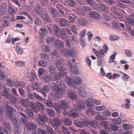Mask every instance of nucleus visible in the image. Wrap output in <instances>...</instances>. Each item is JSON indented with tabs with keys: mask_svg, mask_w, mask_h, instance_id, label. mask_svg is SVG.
I'll use <instances>...</instances> for the list:
<instances>
[{
	"mask_svg": "<svg viewBox=\"0 0 134 134\" xmlns=\"http://www.w3.org/2000/svg\"><path fill=\"white\" fill-rule=\"evenodd\" d=\"M60 105L58 104L54 105V108L56 110L60 111L62 110H63L64 111V113L66 115H70V116H73V118H76L79 115L78 113L72 112L69 114L68 112L65 111L69 107L68 104L66 102L62 101H61Z\"/></svg>",
	"mask_w": 134,
	"mask_h": 134,
	"instance_id": "obj_1",
	"label": "nucleus"
},
{
	"mask_svg": "<svg viewBox=\"0 0 134 134\" xmlns=\"http://www.w3.org/2000/svg\"><path fill=\"white\" fill-rule=\"evenodd\" d=\"M20 114L22 116L20 119V121L23 124L25 125V127L27 129L29 130H33L36 128V126L34 124L27 122V120L26 119V117L24 113L20 112Z\"/></svg>",
	"mask_w": 134,
	"mask_h": 134,
	"instance_id": "obj_2",
	"label": "nucleus"
},
{
	"mask_svg": "<svg viewBox=\"0 0 134 134\" xmlns=\"http://www.w3.org/2000/svg\"><path fill=\"white\" fill-rule=\"evenodd\" d=\"M65 81L67 82L69 86H74L77 84H80L81 82V80L79 77H76L74 79V81L71 80L69 76L65 75Z\"/></svg>",
	"mask_w": 134,
	"mask_h": 134,
	"instance_id": "obj_3",
	"label": "nucleus"
},
{
	"mask_svg": "<svg viewBox=\"0 0 134 134\" xmlns=\"http://www.w3.org/2000/svg\"><path fill=\"white\" fill-rule=\"evenodd\" d=\"M62 86V84L60 83H59V84H55L52 87V88L56 92L60 95H62V94L64 93L63 91V90L60 87Z\"/></svg>",
	"mask_w": 134,
	"mask_h": 134,
	"instance_id": "obj_4",
	"label": "nucleus"
},
{
	"mask_svg": "<svg viewBox=\"0 0 134 134\" xmlns=\"http://www.w3.org/2000/svg\"><path fill=\"white\" fill-rule=\"evenodd\" d=\"M61 52L63 55L66 56L68 55L73 56L75 54V52L74 50L72 49L69 50L66 49H62Z\"/></svg>",
	"mask_w": 134,
	"mask_h": 134,
	"instance_id": "obj_5",
	"label": "nucleus"
},
{
	"mask_svg": "<svg viewBox=\"0 0 134 134\" xmlns=\"http://www.w3.org/2000/svg\"><path fill=\"white\" fill-rule=\"evenodd\" d=\"M63 62V59L62 58L59 60L57 59L55 60V64L59 71L65 70V69L62 66Z\"/></svg>",
	"mask_w": 134,
	"mask_h": 134,
	"instance_id": "obj_6",
	"label": "nucleus"
},
{
	"mask_svg": "<svg viewBox=\"0 0 134 134\" xmlns=\"http://www.w3.org/2000/svg\"><path fill=\"white\" fill-rule=\"evenodd\" d=\"M6 111V114L9 118H10L13 115V112L14 109L8 105H6L5 108Z\"/></svg>",
	"mask_w": 134,
	"mask_h": 134,
	"instance_id": "obj_7",
	"label": "nucleus"
},
{
	"mask_svg": "<svg viewBox=\"0 0 134 134\" xmlns=\"http://www.w3.org/2000/svg\"><path fill=\"white\" fill-rule=\"evenodd\" d=\"M51 122L53 127H57L59 126L60 124V122L58 118H54L51 121Z\"/></svg>",
	"mask_w": 134,
	"mask_h": 134,
	"instance_id": "obj_8",
	"label": "nucleus"
},
{
	"mask_svg": "<svg viewBox=\"0 0 134 134\" xmlns=\"http://www.w3.org/2000/svg\"><path fill=\"white\" fill-rule=\"evenodd\" d=\"M2 124L3 126L5 127L7 129V130L5 128L4 129V132L6 134H8L11 131V128L9 124H7L6 122H2Z\"/></svg>",
	"mask_w": 134,
	"mask_h": 134,
	"instance_id": "obj_9",
	"label": "nucleus"
},
{
	"mask_svg": "<svg viewBox=\"0 0 134 134\" xmlns=\"http://www.w3.org/2000/svg\"><path fill=\"white\" fill-rule=\"evenodd\" d=\"M68 62V64H69V68L70 69V72L74 74H77L79 73V70L75 66L73 67H72V65L71 64L70 62L69 61Z\"/></svg>",
	"mask_w": 134,
	"mask_h": 134,
	"instance_id": "obj_10",
	"label": "nucleus"
},
{
	"mask_svg": "<svg viewBox=\"0 0 134 134\" xmlns=\"http://www.w3.org/2000/svg\"><path fill=\"white\" fill-rule=\"evenodd\" d=\"M60 72L55 75L54 76V81L58 80L61 76L65 75L66 74L65 70L59 71Z\"/></svg>",
	"mask_w": 134,
	"mask_h": 134,
	"instance_id": "obj_11",
	"label": "nucleus"
},
{
	"mask_svg": "<svg viewBox=\"0 0 134 134\" xmlns=\"http://www.w3.org/2000/svg\"><path fill=\"white\" fill-rule=\"evenodd\" d=\"M53 32L55 35L57 36H59L60 35V31L58 27L54 24L53 27Z\"/></svg>",
	"mask_w": 134,
	"mask_h": 134,
	"instance_id": "obj_12",
	"label": "nucleus"
},
{
	"mask_svg": "<svg viewBox=\"0 0 134 134\" xmlns=\"http://www.w3.org/2000/svg\"><path fill=\"white\" fill-rule=\"evenodd\" d=\"M87 106L88 109H92L94 105L93 100L91 98H88L86 101Z\"/></svg>",
	"mask_w": 134,
	"mask_h": 134,
	"instance_id": "obj_13",
	"label": "nucleus"
},
{
	"mask_svg": "<svg viewBox=\"0 0 134 134\" xmlns=\"http://www.w3.org/2000/svg\"><path fill=\"white\" fill-rule=\"evenodd\" d=\"M89 14L90 17L93 18L99 19L100 18L98 14L94 11L90 12Z\"/></svg>",
	"mask_w": 134,
	"mask_h": 134,
	"instance_id": "obj_14",
	"label": "nucleus"
},
{
	"mask_svg": "<svg viewBox=\"0 0 134 134\" xmlns=\"http://www.w3.org/2000/svg\"><path fill=\"white\" fill-rule=\"evenodd\" d=\"M35 11L37 15H41L43 13V9L40 6L37 5L35 8Z\"/></svg>",
	"mask_w": 134,
	"mask_h": 134,
	"instance_id": "obj_15",
	"label": "nucleus"
},
{
	"mask_svg": "<svg viewBox=\"0 0 134 134\" xmlns=\"http://www.w3.org/2000/svg\"><path fill=\"white\" fill-rule=\"evenodd\" d=\"M66 28L62 29L61 31V37L62 39L65 40V38L68 37L70 38V37L66 35Z\"/></svg>",
	"mask_w": 134,
	"mask_h": 134,
	"instance_id": "obj_16",
	"label": "nucleus"
},
{
	"mask_svg": "<svg viewBox=\"0 0 134 134\" xmlns=\"http://www.w3.org/2000/svg\"><path fill=\"white\" fill-rule=\"evenodd\" d=\"M41 18L46 23H50L51 20L49 19V17L46 14H43L41 16Z\"/></svg>",
	"mask_w": 134,
	"mask_h": 134,
	"instance_id": "obj_17",
	"label": "nucleus"
},
{
	"mask_svg": "<svg viewBox=\"0 0 134 134\" xmlns=\"http://www.w3.org/2000/svg\"><path fill=\"white\" fill-rule=\"evenodd\" d=\"M112 121L115 124L119 125L121 124L122 120L121 118L119 117L118 118H115L112 119Z\"/></svg>",
	"mask_w": 134,
	"mask_h": 134,
	"instance_id": "obj_18",
	"label": "nucleus"
},
{
	"mask_svg": "<svg viewBox=\"0 0 134 134\" xmlns=\"http://www.w3.org/2000/svg\"><path fill=\"white\" fill-rule=\"evenodd\" d=\"M54 45L55 46L59 48H62L64 45L63 43L59 40H57L54 42Z\"/></svg>",
	"mask_w": 134,
	"mask_h": 134,
	"instance_id": "obj_19",
	"label": "nucleus"
},
{
	"mask_svg": "<svg viewBox=\"0 0 134 134\" xmlns=\"http://www.w3.org/2000/svg\"><path fill=\"white\" fill-rule=\"evenodd\" d=\"M21 104L25 107H27L29 105L28 100L26 99H22L20 100Z\"/></svg>",
	"mask_w": 134,
	"mask_h": 134,
	"instance_id": "obj_20",
	"label": "nucleus"
},
{
	"mask_svg": "<svg viewBox=\"0 0 134 134\" xmlns=\"http://www.w3.org/2000/svg\"><path fill=\"white\" fill-rule=\"evenodd\" d=\"M43 79L46 82H48L49 81H54L53 78L49 75H47L43 77Z\"/></svg>",
	"mask_w": 134,
	"mask_h": 134,
	"instance_id": "obj_21",
	"label": "nucleus"
},
{
	"mask_svg": "<svg viewBox=\"0 0 134 134\" xmlns=\"http://www.w3.org/2000/svg\"><path fill=\"white\" fill-rule=\"evenodd\" d=\"M59 23L63 26H66L69 25V23L67 20L63 18H60L59 20Z\"/></svg>",
	"mask_w": 134,
	"mask_h": 134,
	"instance_id": "obj_22",
	"label": "nucleus"
},
{
	"mask_svg": "<svg viewBox=\"0 0 134 134\" xmlns=\"http://www.w3.org/2000/svg\"><path fill=\"white\" fill-rule=\"evenodd\" d=\"M65 3L69 6L72 7L75 6L76 4V3L73 0H66Z\"/></svg>",
	"mask_w": 134,
	"mask_h": 134,
	"instance_id": "obj_23",
	"label": "nucleus"
},
{
	"mask_svg": "<svg viewBox=\"0 0 134 134\" xmlns=\"http://www.w3.org/2000/svg\"><path fill=\"white\" fill-rule=\"evenodd\" d=\"M2 93V95L4 97L7 99H9L10 97V96L9 95L8 92L7 91L6 88L5 87Z\"/></svg>",
	"mask_w": 134,
	"mask_h": 134,
	"instance_id": "obj_24",
	"label": "nucleus"
},
{
	"mask_svg": "<svg viewBox=\"0 0 134 134\" xmlns=\"http://www.w3.org/2000/svg\"><path fill=\"white\" fill-rule=\"evenodd\" d=\"M40 30L41 31V32H40V36L41 37H45L47 33V31L43 28H41Z\"/></svg>",
	"mask_w": 134,
	"mask_h": 134,
	"instance_id": "obj_25",
	"label": "nucleus"
},
{
	"mask_svg": "<svg viewBox=\"0 0 134 134\" xmlns=\"http://www.w3.org/2000/svg\"><path fill=\"white\" fill-rule=\"evenodd\" d=\"M120 74H122L123 76L122 77V79L126 81H128L129 80V76L121 71H120Z\"/></svg>",
	"mask_w": 134,
	"mask_h": 134,
	"instance_id": "obj_26",
	"label": "nucleus"
},
{
	"mask_svg": "<svg viewBox=\"0 0 134 134\" xmlns=\"http://www.w3.org/2000/svg\"><path fill=\"white\" fill-rule=\"evenodd\" d=\"M14 86L16 87H23L24 86L25 84L23 82L18 81L14 83Z\"/></svg>",
	"mask_w": 134,
	"mask_h": 134,
	"instance_id": "obj_27",
	"label": "nucleus"
},
{
	"mask_svg": "<svg viewBox=\"0 0 134 134\" xmlns=\"http://www.w3.org/2000/svg\"><path fill=\"white\" fill-rule=\"evenodd\" d=\"M55 40V38L53 37H49L46 38V40L48 44H51L53 43Z\"/></svg>",
	"mask_w": 134,
	"mask_h": 134,
	"instance_id": "obj_28",
	"label": "nucleus"
},
{
	"mask_svg": "<svg viewBox=\"0 0 134 134\" xmlns=\"http://www.w3.org/2000/svg\"><path fill=\"white\" fill-rule=\"evenodd\" d=\"M30 105L32 109L34 112L37 113L38 112V109L37 108V107L34 102H31L30 103Z\"/></svg>",
	"mask_w": 134,
	"mask_h": 134,
	"instance_id": "obj_29",
	"label": "nucleus"
},
{
	"mask_svg": "<svg viewBox=\"0 0 134 134\" xmlns=\"http://www.w3.org/2000/svg\"><path fill=\"white\" fill-rule=\"evenodd\" d=\"M80 42L82 46H83L84 44V30H82L80 32Z\"/></svg>",
	"mask_w": 134,
	"mask_h": 134,
	"instance_id": "obj_30",
	"label": "nucleus"
},
{
	"mask_svg": "<svg viewBox=\"0 0 134 134\" xmlns=\"http://www.w3.org/2000/svg\"><path fill=\"white\" fill-rule=\"evenodd\" d=\"M38 118L41 121L44 122L47 119V117L44 115H42L39 114L38 115Z\"/></svg>",
	"mask_w": 134,
	"mask_h": 134,
	"instance_id": "obj_31",
	"label": "nucleus"
},
{
	"mask_svg": "<svg viewBox=\"0 0 134 134\" xmlns=\"http://www.w3.org/2000/svg\"><path fill=\"white\" fill-rule=\"evenodd\" d=\"M68 96L72 100L76 99L77 98L76 94L74 92L69 93L68 95Z\"/></svg>",
	"mask_w": 134,
	"mask_h": 134,
	"instance_id": "obj_32",
	"label": "nucleus"
},
{
	"mask_svg": "<svg viewBox=\"0 0 134 134\" xmlns=\"http://www.w3.org/2000/svg\"><path fill=\"white\" fill-rule=\"evenodd\" d=\"M63 121L64 124L66 125H70L72 124L71 120L68 118H64L63 120Z\"/></svg>",
	"mask_w": 134,
	"mask_h": 134,
	"instance_id": "obj_33",
	"label": "nucleus"
},
{
	"mask_svg": "<svg viewBox=\"0 0 134 134\" xmlns=\"http://www.w3.org/2000/svg\"><path fill=\"white\" fill-rule=\"evenodd\" d=\"M50 10L52 14L54 15V16L56 17L58 14V12L54 8H51L50 9Z\"/></svg>",
	"mask_w": 134,
	"mask_h": 134,
	"instance_id": "obj_34",
	"label": "nucleus"
},
{
	"mask_svg": "<svg viewBox=\"0 0 134 134\" xmlns=\"http://www.w3.org/2000/svg\"><path fill=\"white\" fill-rule=\"evenodd\" d=\"M15 49L16 52L18 54H20L23 53V49L20 46H16L15 47Z\"/></svg>",
	"mask_w": 134,
	"mask_h": 134,
	"instance_id": "obj_35",
	"label": "nucleus"
},
{
	"mask_svg": "<svg viewBox=\"0 0 134 134\" xmlns=\"http://www.w3.org/2000/svg\"><path fill=\"white\" fill-rule=\"evenodd\" d=\"M117 54V52H114L113 53V54L111 55L110 56L109 60V62L110 63H112L113 60L115 58L116 55Z\"/></svg>",
	"mask_w": 134,
	"mask_h": 134,
	"instance_id": "obj_36",
	"label": "nucleus"
},
{
	"mask_svg": "<svg viewBox=\"0 0 134 134\" xmlns=\"http://www.w3.org/2000/svg\"><path fill=\"white\" fill-rule=\"evenodd\" d=\"M75 125L78 127H82L84 125V123L81 121L76 120L74 122Z\"/></svg>",
	"mask_w": 134,
	"mask_h": 134,
	"instance_id": "obj_37",
	"label": "nucleus"
},
{
	"mask_svg": "<svg viewBox=\"0 0 134 134\" xmlns=\"http://www.w3.org/2000/svg\"><path fill=\"white\" fill-rule=\"evenodd\" d=\"M19 124L17 125H14V131L15 134H20V132L19 131Z\"/></svg>",
	"mask_w": 134,
	"mask_h": 134,
	"instance_id": "obj_38",
	"label": "nucleus"
},
{
	"mask_svg": "<svg viewBox=\"0 0 134 134\" xmlns=\"http://www.w3.org/2000/svg\"><path fill=\"white\" fill-rule=\"evenodd\" d=\"M46 111L50 116H53L55 115V112L52 109H47Z\"/></svg>",
	"mask_w": 134,
	"mask_h": 134,
	"instance_id": "obj_39",
	"label": "nucleus"
},
{
	"mask_svg": "<svg viewBox=\"0 0 134 134\" xmlns=\"http://www.w3.org/2000/svg\"><path fill=\"white\" fill-rule=\"evenodd\" d=\"M6 8H4L2 6H0V15H3L5 13Z\"/></svg>",
	"mask_w": 134,
	"mask_h": 134,
	"instance_id": "obj_40",
	"label": "nucleus"
},
{
	"mask_svg": "<svg viewBox=\"0 0 134 134\" xmlns=\"http://www.w3.org/2000/svg\"><path fill=\"white\" fill-rule=\"evenodd\" d=\"M95 41L97 42V43H94V45L95 47L98 46V43H99L101 41V38L100 37L97 36L94 39Z\"/></svg>",
	"mask_w": 134,
	"mask_h": 134,
	"instance_id": "obj_41",
	"label": "nucleus"
},
{
	"mask_svg": "<svg viewBox=\"0 0 134 134\" xmlns=\"http://www.w3.org/2000/svg\"><path fill=\"white\" fill-rule=\"evenodd\" d=\"M110 127L112 130L115 131H117L118 129V127L114 124H111L110 126Z\"/></svg>",
	"mask_w": 134,
	"mask_h": 134,
	"instance_id": "obj_42",
	"label": "nucleus"
},
{
	"mask_svg": "<svg viewBox=\"0 0 134 134\" xmlns=\"http://www.w3.org/2000/svg\"><path fill=\"white\" fill-rule=\"evenodd\" d=\"M125 53L127 56L129 57H131L132 55V52L129 49H126L125 50Z\"/></svg>",
	"mask_w": 134,
	"mask_h": 134,
	"instance_id": "obj_43",
	"label": "nucleus"
},
{
	"mask_svg": "<svg viewBox=\"0 0 134 134\" xmlns=\"http://www.w3.org/2000/svg\"><path fill=\"white\" fill-rule=\"evenodd\" d=\"M37 132L38 134H49V133L46 132L44 130L40 128L38 129Z\"/></svg>",
	"mask_w": 134,
	"mask_h": 134,
	"instance_id": "obj_44",
	"label": "nucleus"
},
{
	"mask_svg": "<svg viewBox=\"0 0 134 134\" xmlns=\"http://www.w3.org/2000/svg\"><path fill=\"white\" fill-rule=\"evenodd\" d=\"M125 101L126 103L125 104V108L126 109H129L130 108V107L129 104L130 103V100L129 99H127L125 100Z\"/></svg>",
	"mask_w": 134,
	"mask_h": 134,
	"instance_id": "obj_45",
	"label": "nucleus"
},
{
	"mask_svg": "<svg viewBox=\"0 0 134 134\" xmlns=\"http://www.w3.org/2000/svg\"><path fill=\"white\" fill-rule=\"evenodd\" d=\"M42 23L41 20L38 18H36L34 20L35 24L37 25H39L41 24Z\"/></svg>",
	"mask_w": 134,
	"mask_h": 134,
	"instance_id": "obj_46",
	"label": "nucleus"
},
{
	"mask_svg": "<svg viewBox=\"0 0 134 134\" xmlns=\"http://www.w3.org/2000/svg\"><path fill=\"white\" fill-rule=\"evenodd\" d=\"M86 114L88 116H92L94 115L95 114V113L91 110H87L86 112Z\"/></svg>",
	"mask_w": 134,
	"mask_h": 134,
	"instance_id": "obj_47",
	"label": "nucleus"
},
{
	"mask_svg": "<svg viewBox=\"0 0 134 134\" xmlns=\"http://www.w3.org/2000/svg\"><path fill=\"white\" fill-rule=\"evenodd\" d=\"M29 78L30 81H34L36 78V75L32 73H30L29 74Z\"/></svg>",
	"mask_w": 134,
	"mask_h": 134,
	"instance_id": "obj_48",
	"label": "nucleus"
},
{
	"mask_svg": "<svg viewBox=\"0 0 134 134\" xmlns=\"http://www.w3.org/2000/svg\"><path fill=\"white\" fill-rule=\"evenodd\" d=\"M102 114L104 116H109L110 115L111 112L109 110H105L103 112Z\"/></svg>",
	"mask_w": 134,
	"mask_h": 134,
	"instance_id": "obj_49",
	"label": "nucleus"
},
{
	"mask_svg": "<svg viewBox=\"0 0 134 134\" xmlns=\"http://www.w3.org/2000/svg\"><path fill=\"white\" fill-rule=\"evenodd\" d=\"M40 56L42 59L44 60L47 59L49 57L48 54L43 53H41Z\"/></svg>",
	"mask_w": 134,
	"mask_h": 134,
	"instance_id": "obj_50",
	"label": "nucleus"
},
{
	"mask_svg": "<svg viewBox=\"0 0 134 134\" xmlns=\"http://www.w3.org/2000/svg\"><path fill=\"white\" fill-rule=\"evenodd\" d=\"M24 63V62L21 61H17L15 62L16 65L19 66H23Z\"/></svg>",
	"mask_w": 134,
	"mask_h": 134,
	"instance_id": "obj_51",
	"label": "nucleus"
},
{
	"mask_svg": "<svg viewBox=\"0 0 134 134\" xmlns=\"http://www.w3.org/2000/svg\"><path fill=\"white\" fill-rule=\"evenodd\" d=\"M91 125L94 127H96L98 126V123L95 120H93L91 121Z\"/></svg>",
	"mask_w": 134,
	"mask_h": 134,
	"instance_id": "obj_52",
	"label": "nucleus"
},
{
	"mask_svg": "<svg viewBox=\"0 0 134 134\" xmlns=\"http://www.w3.org/2000/svg\"><path fill=\"white\" fill-rule=\"evenodd\" d=\"M49 72L52 74H54L55 72L56 68L52 66H50L49 67Z\"/></svg>",
	"mask_w": 134,
	"mask_h": 134,
	"instance_id": "obj_53",
	"label": "nucleus"
},
{
	"mask_svg": "<svg viewBox=\"0 0 134 134\" xmlns=\"http://www.w3.org/2000/svg\"><path fill=\"white\" fill-rule=\"evenodd\" d=\"M6 83L10 87H12L13 86V82L11 80H7Z\"/></svg>",
	"mask_w": 134,
	"mask_h": 134,
	"instance_id": "obj_54",
	"label": "nucleus"
},
{
	"mask_svg": "<svg viewBox=\"0 0 134 134\" xmlns=\"http://www.w3.org/2000/svg\"><path fill=\"white\" fill-rule=\"evenodd\" d=\"M8 25V21L5 18H4L3 19V21L2 23V25L4 27H6Z\"/></svg>",
	"mask_w": 134,
	"mask_h": 134,
	"instance_id": "obj_55",
	"label": "nucleus"
},
{
	"mask_svg": "<svg viewBox=\"0 0 134 134\" xmlns=\"http://www.w3.org/2000/svg\"><path fill=\"white\" fill-rule=\"evenodd\" d=\"M42 47L43 51L45 52H48L50 51V48L48 46L44 45L42 46Z\"/></svg>",
	"mask_w": 134,
	"mask_h": 134,
	"instance_id": "obj_56",
	"label": "nucleus"
},
{
	"mask_svg": "<svg viewBox=\"0 0 134 134\" xmlns=\"http://www.w3.org/2000/svg\"><path fill=\"white\" fill-rule=\"evenodd\" d=\"M71 31L74 33L76 34L77 33V29L76 26L74 25H72L71 27Z\"/></svg>",
	"mask_w": 134,
	"mask_h": 134,
	"instance_id": "obj_57",
	"label": "nucleus"
},
{
	"mask_svg": "<svg viewBox=\"0 0 134 134\" xmlns=\"http://www.w3.org/2000/svg\"><path fill=\"white\" fill-rule=\"evenodd\" d=\"M127 22L130 24H131L132 26H134V20L130 18H126Z\"/></svg>",
	"mask_w": 134,
	"mask_h": 134,
	"instance_id": "obj_58",
	"label": "nucleus"
},
{
	"mask_svg": "<svg viewBox=\"0 0 134 134\" xmlns=\"http://www.w3.org/2000/svg\"><path fill=\"white\" fill-rule=\"evenodd\" d=\"M38 63L41 66L43 67H46L47 64L46 63L42 60L39 61Z\"/></svg>",
	"mask_w": 134,
	"mask_h": 134,
	"instance_id": "obj_59",
	"label": "nucleus"
},
{
	"mask_svg": "<svg viewBox=\"0 0 134 134\" xmlns=\"http://www.w3.org/2000/svg\"><path fill=\"white\" fill-rule=\"evenodd\" d=\"M96 110L98 111H100L104 110L105 108V106H98L96 107H95Z\"/></svg>",
	"mask_w": 134,
	"mask_h": 134,
	"instance_id": "obj_60",
	"label": "nucleus"
},
{
	"mask_svg": "<svg viewBox=\"0 0 134 134\" xmlns=\"http://www.w3.org/2000/svg\"><path fill=\"white\" fill-rule=\"evenodd\" d=\"M87 35L88 37V40L89 41H90L92 38V34L90 31H88L87 32Z\"/></svg>",
	"mask_w": 134,
	"mask_h": 134,
	"instance_id": "obj_61",
	"label": "nucleus"
},
{
	"mask_svg": "<svg viewBox=\"0 0 134 134\" xmlns=\"http://www.w3.org/2000/svg\"><path fill=\"white\" fill-rule=\"evenodd\" d=\"M12 117L10 118H9L10 119H12V121L13 123L15 125H17L19 124L18 123V122L17 120V118L15 117H12Z\"/></svg>",
	"mask_w": 134,
	"mask_h": 134,
	"instance_id": "obj_62",
	"label": "nucleus"
},
{
	"mask_svg": "<svg viewBox=\"0 0 134 134\" xmlns=\"http://www.w3.org/2000/svg\"><path fill=\"white\" fill-rule=\"evenodd\" d=\"M36 91L37 92H39L42 94L44 97H45L46 96V95L45 93L43 91V89H42L41 88H38L36 89Z\"/></svg>",
	"mask_w": 134,
	"mask_h": 134,
	"instance_id": "obj_63",
	"label": "nucleus"
},
{
	"mask_svg": "<svg viewBox=\"0 0 134 134\" xmlns=\"http://www.w3.org/2000/svg\"><path fill=\"white\" fill-rule=\"evenodd\" d=\"M122 74H120V71L119 73H115L112 76V78L113 79H115L117 78L120 77L121 76Z\"/></svg>",
	"mask_w": 134,
	"mask_h": 134,
	"instance_id": "obj_64",
	"label": "nucleus"
}]
</instances>
